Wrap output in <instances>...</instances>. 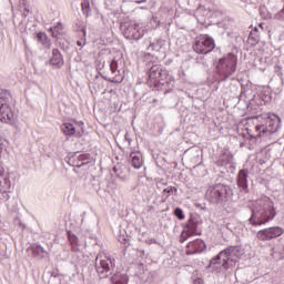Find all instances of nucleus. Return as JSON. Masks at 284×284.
<instances>
[{"label": "nucleus", "instance_id": "46", "mask_svg": "<svg viewBox=\"0 0 284 284\" xmlns=\"http://www.w3.org/2000/svg\"><path fill=\"white\" fill-rule=\"evenodd\" d=\"M272 125H274V123L270 122V128H272Z\"/></svg>", "mask_w": 284, "mask_h": 284}, {"label": "nucleus", "instance_id": "45", "mask_svg": "<svg viewBox=\"0 0 284 284\" xmlns=\"http://www.w3.org/2000/svg\"><path fill=\"white\" fill-rule=\"evenodd\" d=\"M248 39H254V38L252 37V34H250V36H248Z\"/></svg>", "mask_w": 284, "mask_h": 284}, {"label": "nucleus", "instance_id": "31", "mask_svg": "<svg viewBox=\"0 0 284 284\" xmlns=\"http://www.w3.org/2000/svg\"><path fill=\"white\" fill-rule=\"evenodd\" d=\"M80 32H82V34H83V40H78L77 45H79L80 48H83V45H85V37H87L85 27H82L80 29Z\"/></svg>", "mask_w": 284, "mask_h": 284}, {"label": "nucleus", "instance_id": "7", "mask_svg": "<svg viewBox=\"0 0 284 284\" xmlns=\"http://www.w3.org/2000/svg\"><path fill=\"white\" fill-rule=\"evenodd\" d=\"M116 261L110 256L98 254L95 257V272L100 278H108L112 274Z\"/></svg>", "mask_w": 284, "mask_h": 284}, {"label": "nucleus", "instance_id": "34", "mask_svg": "<svg viewBox=\"0 0 284 284\" xmlns=\"http://www.w3.org/2000/svg\"><path fill=\"white\" fill-rule=\"evenodd\" d=\"M190 236H187V231L181 233L180 243H185Z\"/></svg>", "mask_w": 284, "mask_h": 284}, {"label": "nucleus", "instance_id": "19", "mask_svg": "<svg viewBox=\"0 0 284 284\" xmlns=\"http://www.w3.org/2000/svg\"><path fill=\"white\" fill-rule=\"evenodd\" d=\"M50 64L55 65V68H61L63 65V55H61V51H59V49L52 50Z\"/></svg>", "mask_w": 284, "mask_h": 284}, {"label": "nucleus", "instance_id": "22", "mask_svg": "<svg viewBox=\"0 0 284 284\" xmlns=\"http://www.w3.org/2000/svg\"><path fill=\"white\" fill-rule=\"evenodd\" d=\"M0 185L2 189H0V192H2L3 199H10V195L8 194V190H10V178L4 176L0 179Z\"/></svg>", "mask_w": 284, "mask_h": 284}, {"label": "nucleus", "instance_id": "43", "mask_svg": "<svg viewBox=\"0 0 284 284\" xmlns=\"http://www.w3.org/2000/svg\"><path fill=\"white\" fill-rule=\"evenodd\" d=\"M113 172L116 174V172H119V169H116V166H114Z\"/></svg>", "mask_w": 284, "mask_h": 284}, {"label": "nucleus", "instance_id": "4", "mask_svg": "<svg viewBox=\"0 0 284 284\" xmlns=\"http://www.w3.org/2000/svg\"><path fill=\"white\" fill-rule=\"evenodd\" d=\"M241 256H243L241 246H229L210 261L209 267L213 270L223 267V270L227 271L232 267H236V263H239Z\"/></svg>", "mask_w": 284, "mask_h": 284}, {"label": "nucleus", "instance_id": "39", "mask_svg": "<svg viewBox=\"0 0 284 284\" xmlns=\"http://www.w3.org/2000/svg\"><path fill=\"white\" fill-rule=\"evenodd\" d=\"M0 150H6V144H3V140L0 138Z\"/></svg>", "mask_w": 284, "mask_h": 284}, {"label": "nucleus", "instance_id": "12", "mask_svg": "<svg viewBox=\"0 0 284 284\" xmlns=\"http://www.w3.org/2000/svg\"><path fill=\"white\" fill-rule=\"evenodd\" d=\"M205 250V242L201 239L191 241L186 246V254L191 256L192 254H201Z\"/></svg>", "mask_w": 284, "mask_h": 284}, {"label": "nucleus", "instance_id": "41", "mask_svg": "<svg viewBox=\"0 0 284 284\" xmlns=\"http://www.w3.org/2000/svg\"><path fill=\"white\" fill-rule=\"evenodd\" d=\"M148 0H136L135 3H145Z\"/></svg>", "mask_w": 284, "mask_h": 284}, {"label": "nucleus", "instance_id": "10", "mask_svg": "<svg viewBox=\"0 0 284 284\" xmlns=\"http://www.w3.org/2000/svg\"><path fill=\"white\" fill-rule=\"evenodd\" d=\"M284 230L281 226H272L257 232L258 241H272V239H278L283 236Z\"/></svg>", "mask_w": 284, "mask_h": 284}, {"label": "nucleus", "instance_id": "3", "mask_svg": "<svg viewBox=\"0 0 284 284\" xmlns=\"http://www.w3.org/2000/svg\"><path fill=\"white\" fill-rule=\"evenodd\" d=\"M234 196V190L232 186L225 183H215L207 186L205 192V199L212 205H217L219 207H227L232 203V197Z\"/></svg>", "mask_w": 284, "mask_h": 284}, {"label": "nucleus", "instance_id": "21", "mask_svg": "<svg viewBox=\"0 0 284 284\" xmlns=\"http://www.w3.org/2000/svg\"><path fill=\"white\" fill-rule=\"evenodd\" d=\"M233 156L230 154V152H223L221 153L219 160L216 161L217 168H225V165H230L232 163Z\"/></svg>", "mask_w": 284, "mask_h": 284}, {"label": "nucleus", "instance_id": "37", "mask_svg": "<svg viewBox=\"0 0 284 284\" xmlns=\"http://www.w3.org/2000/svg\"><path fill=\"white\" fill-rule=\"evenodd\" d=\"M247 134H248L250 141H252V139H256V138H252V136H256V134H252V132L250 131V129H247Z\"/></svg>", "mask_w": 284, "mask_h": 284}, {"label": "nucleus", "instance_id": "35", "mask_svg": "<svg viewBox=\"0 0 284 284\" xmlns=\"http://www.w3.org/2000/svg\"><path fill=\"white\" fill-rule=\"evenodd\" d=\"M124 139L129 143V145L130 143H132V138H130V133H125Z\"/></svg>", "mask_w": 284, "mask_h": 284}, {"label": "nucleus", "instance_id": "18", "mask_svg": "<svg viewBox=\"0 0 284 284\" xmlns=\"http://www.w3.org/2000/svg\"><path fill=\"white\" fill-rule=\"evenodd\" d=\"M255 135H251L252 139H262V136H265V134H274L276 132V129H270L265 125H256L255 126Z\"/></svg>", "mask_w": 284, "mask_h": 284}, {"label": "nucleus", "instance_id": "38", "mask_svg": "<svg viewBox=\"0 0 284 284\" xmlns=\"http://www.w3.org/2000/svg\"><path fill=\"white\" fill-rule=\"evenodd\" d=\"M138 252L140 253V256H141V257L145 256V250H143V248H138Z\"/></svg>", "mask_w": 284, "mask_h": 284}, {"label": "nucleus", "instance_id": "26", "mask_svg": "<svg viewBox=\"0 0 284 284\" xmlns=\"http://www.w3.org/2000/svg\"><path fill=\"white\" fill-rule=\"evenodd\" d=\"M81 8L84 17H90V12H91L90 0H82Z\"/></svg>", "mask_w": 284, "mask_h": 284}, {"label": "nucleus", "instance_id": "24", "mask_svg": "<svg viewBox=\"0 0 284 284\" xmlns=\"http://www.w3.org/2000/svg\"><path fill=\"white\" fill-rule=\"evenodd\" d=\"M68 240L70 242L72 252H79V237L68 232Z\"/></svg>", "mask_w": 284, "mask_h": 284}, {"label": "nucleus", "instance_id": "1", "mask_svg": "<svg viewBox=\"0 0 284 284\" xmlns=\"http://www.w3.org/2000/svg\"><path fill=\"white\" fill-rule=\"evenodd\" d=\"M146 69L149 71V80L146 81L149 88L164 91V94L172 92L174 88V77L170 75V72H168L163 65L155 62H148Z\"/></svg>", "mask_w": 284, "mask_h": 284}, {"label": "nucleus", "instance_id": "2", "mask_svg": "<svg viewBox=\"0 0 284 284\" xmlns=\"http://www.w3.org/2000/svg\"><path fill=\"white\" fill-rule=\"evenodd\" d=\"M248 207L252 213L248 223L254 227L265 225V223H270V221H273L274 216H276L274 202H272L270 197L256 200V202Z\"/></svg>", "mask_w": 284, "mask_h": 284}, {"label": "nucleus", "instance_id": "15", "mask_svg": "<svg viewBox=\"0 0 284 284\" xmlns=\"http://www.w3.org/2000/svg\"><path fill=\"white\" fill-rule=\"evenodd\" d=\"M199 223H201V221L199 220V216L191 215V217L187 220V222L185 224V230H186L187 236H194V235L201 234V233L196 232V230L199 227Z\"/></svg>", "mask_w": 284, "mask_h": 284}, {"label": "nucleus", "instance_id": "25", "mask_svg": "<svg viewBox=\"0 0 284 284\" xmlns=\"http://www.w3.org/2000/svg\"><path fill=\"white\" fill-rule=\"evenodd\" d=\"M176 192H179L176 186H168L162 191V194L165 199H170V196H172V194H176Z\"/></svg>", "mask_w": 284, "mask_h": 284}, {"label": "nucleus", "instance_id": "28", "mask_svg": "<svg viewBox=\"0 0 284 284\" xmlns=\"http://www.w3.org/2000/svg\"><path fill=\"white\" fill-rule=\"evenodd\" d=\"M79 161H81V164H79L78 168H83V165H88V163H90V154H80Z\"/></svg>", "mask_w": 284, "mask_h": 284}, {"label": "nucleus", "instance_id": "23", "mask_svg": "<svg viewBox=\"0 0 284 284\" xmlns=\"http://www.w3.org/2000/svg\"><path fill=\"white\" fill-rule=\"evenodd\" d=\"M110 281L112 284H128L130 281V277H128V275L122 273H115L110 277Z\"/></svg>", "mask_w": 284, "mask_h": 284}, {"label": "nucleus", "instance_id": "6", "mask_svg": "<svg viewBox=\"0 0 284 284\" xmlns=\"http://www.w3.org/2000/svg\"><path fill=\"white\" fill-rule=\"evenodd\" d=\"M12 95L6 92L0 97V121L1 123H14V113L12 112Z\"/></svg>", "mask_w": 284, "mask_h": 284}, {"label": "nucleus", "instance_id": "32", "mask_svg": "<svg viewBox=\"0 0 284 284\" xmlns=\"http://www.w3.org/2000/svg\"><path fill=\"white\" fill-rule=\"evenodd\" d=\"M28 0H20V6L23 8L24 12L22 13L23 17H28L30 13V9L28 8V3H26Z\"/></svg>", "mask_w": 284, "mask_h": 284}, {"label": "nucleus", "instance_id": "14", "mask_svg": "<svg viewBox=\"0 0 284 284\" xmlns=\"http://www.w3.org/2000/svg\"><path fill=\"white\" fill-rule=\"evenodd\" d=\"M27 252H31L33 258L37 261H41L43 258H48L50 256V253L41 246V244H33L29 248H27Z\"/></svg>", "mask_w": 284, "mask_h": 284}, {"label": "nucleus", "instance_id": "13", "mask_svg": "<svg viewBox=\"0 0 284 284\" xmlns=\"http://www.w3.org/2000/svg\"><path fill=\"white\" fill-rule=\"evenodd\" d=\"M79 126L81 129H80V131H77V128H74V124L63 123L61 126V130H62L63 134H65L67 136H72V135L77 134V136L81 138V136H83V134L85 132V130H83V122H80Z\"/></svg>", "mask_w": 284, "mask_h": 284}, {"label": "nucleus", "instance_id": "44", "mask_svg": "<svg viewBox=\"0 0 284 284\" xmlns=\"http://www.w3.org/2000/svg\"><path fill=\"white\" fill-rule=\"evenodd\" d=\"M54 278H57V276H54V275H51V278H50V281H54Z\"/></svg>", "mask_w": 284, "mask_h": 284}, {"label": "nucleus", "instance_id": "42", "mask_svg": "<svg viewBox=\"0 0 284 284\" xmlns=\"http://www.w3.org/2000/svg\"><path fill=\"white\" fill-rule=\"evenodd\" d=\"M3 168H0V176H3Z\"/></svg>", "mask_w": 284, "mask_h": 284}, {"label": "nucleus", "instance_id": "27", "mask_svg": "<svg viewBox=\"0 0 284 284\" xmlns=\"http://www.w3.org/2000/svg\"><path fill=\"white\" fill-rule=\"evenodd\" d=\"M61 30H63V24L61 22H58L55 27L50 28V32L54 38L58 37Z\"/></svg>", "mask_w": 284, "mask_h": 284}, {"label": "nucleus", "instance_id": "5", "mask_svg": "<svg viewBox=\"0 0 284 284\" xmlns=\"http://www.w3.org/2000/svg\"><path fill=\"white\" fill-rule=\"evenodd\" d=\"M239 63V58L236 54L229 53L225 57L221 58L216 63V74L221 81L230 79L236 72V65Z\"/></svg>", "mask_w": 284, "mask_h": 284}, {"label": "nucleus", "instance_id": "16", "mask_svg": "<svg viewBox=\"0 0 284 284\" xmlns=\"http://www.w3.org/2000/svg\"><path fill=\"white\" fill-rule=\"evenodd\" d=\"M247 176H248V171L246 169H242L239 171L237 174V185L247 194L250 192L248 185H247Z\"/></svg>", "mask_w": 284, "mask_h": 284}, {"label": "nucleus", "instance_id": "40", "mask_svg": "<svg viewBox=\"0 0 284 284\" xmlns=\"http://www.w3.org/2000/svg\"><path fill=\"white\" fill-rule=\"evenodd\" d=\"M119 241H120V243H128V239H125V237H120Z\"/></svg>", "mask_w": 284, "mask_h": 284}, {"label": "nucleus", "instance_id": "33", "mask_svg": "<svg viewBox=\"0 0 284 284\" xmlns=\"http://www.w3.org/2000/svg\"><path fill=\"white\" fill-rule=\"evenodd\" d=\"M274 71L277 73V77H283V68L281 65L275 64Z\"/></svg>", "mask_w": 284, "mask_h": 284}, {"label": "nucleus", "instance_id": "30", "mask_svg": "<svg viewBox=\"0 0 284 284\" xmlns=\"http://www.w3.org/2000/svg\"><path fill=\"white\" fill-rule=\"evenodd\" d=\"M37 41H39V43H42L43 45L48 44V36L43 32H39L37 34Z\"/></svg>", "mask_w": 284, "mask_h": 284}, {"label": "nucleus", "instance_id": "11", "mask_svg": "<svg viewBox=\"0 0 284 284\" xmlns=\"http://www.w3.org/2000/svg\"><path fill=\"white\" fill-rule=\"evenodd\" d=\"M110 70L113 77L103 75V79L105 81H109L110 83H123V79H125V75L123 74V71L121 73V69H119L118 60H112L110 62Z\"/></svg>", "mask_w": 284, "mask_h": 284}, {"label": "nucleus", "instance_id": "20", "mask_svg": "<svg viewBox=\"0 0 284 284\" xmlns=\"http://www.w3.org/2000/svg\"><path fill=\"white\" fill-rule=\"evenodd\" d=\"M149 45H146L148 52H161V48H163V40H148Z\"/></svg>", "mask_w": 284, "mask_h": 284}, {"label": "nucleus", "instance_id": "8", "mask_svg": "<svg viewBox=\"0 0 284 284\" xmlns=\"http://www.w3.org/2000/svg\"><path fill=\"white\" fill-rule=\"evenodd\" d=\"M120 30L129 41H139L145 37V29L139 27L136 23L122 22Z\"/></svg>", "mask_w": 284, "mask_h": 284}, {"label": "nucleus", "instance_id": "29", "mask_svg": "<svg viewBox=\"0 0 284 284\" xmlns=\"http://www.w3.org/2000/svg\"><path fill=\"white\" fill-rule=\"evenodd\" d=\"M174 216L179 219V221H184L185 220V213H183V209L181 207H175L173 211Z\"/></svg>", "mask_w": 284, "mask_h": 284}, {"label": "nucleus", "instance_id": "36", "mask_svg": "<svg viewBox=\"0 0 284 284\" xmlns=\"http://www.w3.org/2000/svg\"><path fill=\"white\" fill-rule=\"evenodd\" d=\"M245 92H247V91L245 90V87L242 85V90H241V93H240V99H243V97H245Z\"/></svg>", "mask_w": 284, "mask_h": 284}, {"label": "nucleus", "instance_id": "17", "mask_svg": "<svg viewBox=\"0 0 284 284\" xmlns=\"http://www.w3.org/2000/svg\"><path fill=\"white\" fill-rule=\"evenodd\" d=\"M130 163L134 170H141L143 168V155L141 151H132L130 153Z\"/></svg>", "mask_w": 284, "mask_h": 284}, {"label": "nucleus", "instance_id": "9", "mask_svg": "<svg viewBox=\"0 0 284 284\" xmlns=\"http://www.w3.org/2000/svg\"><path fill=\"white\" fill-rule=\"evenodd\" d=\"M214 48H216L214 39L207 34L197 37L193 43V50L196 54H210Z\"/></svg>", "mask_w": 284, "mask_h": 284}]
</instances>
